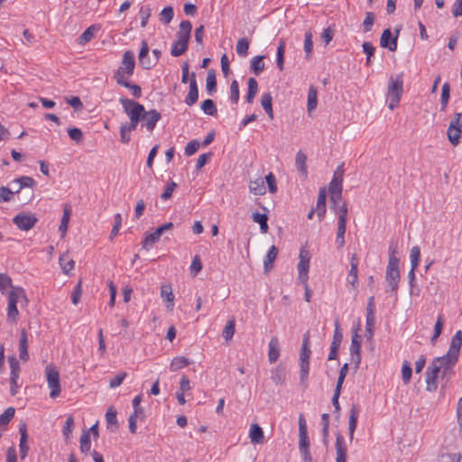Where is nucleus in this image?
<instances>
[{
    "label": "nucleus",
    "instance_id": "4d7b16f0",
    "mask_svg": "<svg viewBox=\"0 0 462 462\" xmlns=\"http://www.w3.org/2000/svg\"><path fill=\"white\" fill-rule=\"evenodd\" d=\"M188 47H189V45H187V44L174 41L171 45V54L173 57H179V56L182 55L188 50Z\"/></svg>",
    "mask_w": 462,
    "mask_h": 462
},
{
    "label": "nucleus",
    "instance_id": "ea45409f",
    "mask_svg": "<svg viewBox=\"0 0 462 462\" xmlns=\"http://www.w3.org/2000/svg\"><path fill=\"white\" fill-rule=\"evenodd\" d=\"M450 97V86L445 82L441 88L440 110L446 111Z\"/></svg>",
    "mask_w": 462,
    "mask_h": 462
},
{
    "label": "nucleus",
    "instance_id": "49530a36",
    "mask_svg": "<svg viewBox=\"0 0 462 462\" xmlns=\"http://www.w3.org/2000/svg\"><path fill=\"white\" fill-rule=\"evenodd\" d=\"M189 364L190 361L188 358L184 356H177L172 359L170 368L171 371H178L186 367Z\"/></svg>",
    "mask_w": 462,
    "mask_h": 462
},
{
    "label": "nucleus",
    "instance_id": "20e7f679",
    "mask_svg": "<svg viewBox=\"0 0 462 462\" xmlns=\"http://www.w3.org/2000/svg\"><path fill=\"white\" fill-rule=\"evenodd\" d=\"M311 350L310 348V340L308 337H305L302 340V345L300 353V381L304 386L307 385V381L310 372V357Z\"/></svg>",
    "mask_w": 462,
    "mask_h": 462
},
{
    "label": "nucleus",
    "instance_id": "69168bd1",
    "mask_svg": "<svg viewBox=\"0 0 462 462\" xmlns=\"http://www.w3.org/2000/svg\"><path fill=\"white\" fill-rule=\"evenodd\" d=\"M239 85L236 80H233L230 85V99L234 104H237L239 100Z\"/></svg>",
    "mask_w": 462,
    "mask_h": 462
},
{
    "label": "nucleus",
    "instance_id": "58836bf2",
    "mask_svg": "<svg viewBox=\"0 0 462 462\" xmlns=\"http://www.w3.org/2000/svg\"><path fill=\"white\" fill-rule=\"evenodd\" d=\"M206 88L209 95H213L217 91L216 73L213 69L208 70L206 79Z\"/></svg>",
    "mask_w": 462,
    "mask_h": 462
},
{
    "label": "nucleus",
    "instance_id": "6ab92c4d",
    "mask_svg": "<svg viewBox=\"0 0 462 462\" xmlns=\"http://www.w3.org/2000/svg\"><path fill=\"white\" fill-rule=\"evenodd\" d=\"M35 185L36 181L34 179L29 176H21L10 182V186H17L14 189L16 193H19L23 188H33Z\"/></svg>",
    "mask_w": 462,
    "mask_h": 462
},
{
    "label": "nucleus",
    "instance_id": "7ed1b4c3",
    "mask_svg": "<svg viewBox=\"0 0 462 462\" xmlns=\"http://www.w3.org/2000/svg\"><path fill=\"white\" fill-rule=\"evenodd\" d=\"M135 58L132 51H126L123 54L122 61L114 74V79L117 84L129 79L134 71Z\"/></svg>",
    "mask_w": 462,
    "mask_h": 462
},
{
    "label": "nucleus",
    "instance_id": "f8f14e48",
    "mask_svg": "<svg viewBox=\"0 0 462 462\" xmlns=\"http://www.w3.org/2000/svg\"><path fill=\"white\" fill-rule=\"evenodd\" d=\"M375 324V315H374V298L371 296L368 299L367 306H366V319H365V336L368 340L372 339L374 337V328Z\"/></svg>",
    "mask_w": 462,
    "mask_h": 462
},
{
    "label": "nucleus",
    "instance_id": "a211bd4d",
    "mask_svg": "<svg viewBox=\"0 0 462 462\" xmlns=\"http://www.w3.org/2000/svg\"><path fill=\"white\" fill-rule=\"evenodd\" d=\"M361 409L358 404H352L350 411H349V419H348V431L349 438L352 440L354 438V433L357 426V420L360 414Z\"/></svg>",
    "mask_w": 462,
    "mask_h": 462
},
{
    "label": "nucleus",
    "instance_id": "338daca9",
    "mask_svg": "<svg viewBox=\"0 0 462 462\" xmlns=\"http://www.w3.org/2000/svg\"><path fill=\"white\" fill-rule=\"evenodd\" d=\"M200 143L198 140H191L188 143V144L185 147L184 153L186 156H191L193 155L199 148Z\"/></svg>",
    "mask_w": 462,
    "mask_h": 462
},
{
    "label": "nucleus",
    "instance_id": "2eb2a0df",
    "mask_svg": "<svg viewBox=\"0 0 462 462\" xmlns=\"http://www.w3.org/2000/svg\"><path fill=\"white\" fill-rule=\"evenodd\" d=\"M191 30L192 24L189 21L180 22L175 41L189 45Z\"/></svg>",
    "mask_w": 462,
    "mask_h": 462
},
{
    "label": "nucleus",
    "instance_id": "bb28decb",
    "mask_svg": "<svg viewBox=\"0 0 462 462\" xmlns=\"http://www.w3.org/2000/svg\"><path fill=\"white\" fill-rule=\"evenodd\" d=\"M249 438L251 439V442L254 444H260L263 442V431L258 424H251L249 430Z\"/></svg>",
    "mask_w": 462,
    "mask_h": 462
},
{
    "label": "nucleus",
    "instance_id": "a18cd8bd",
    "mask_svg": "<svg viewBox=\"0 0 462 462\" xmlns=\"http://www.w3.org/2000/svg\"><path fill=\"white\" fill-rule=\"evenodd\" d=\"M118 85L128 88L130 90V92H131V95L134 98L141 97V96H142V88H141V87L139 85L132 83V82L128 81V79L125 80L123 82L121 81V83H119Z\"/></svg>",
    "mask_w": 462,
    "mask_h": 462
},
{
    "label": "nucleus",
    "instance_id": "0eeeda50",
    "mask_svg": "<svg viewBox=\"0 0 462 462\" xmlns=\"http://www.w3.org/2000/svg\"><path fill=\"white\" fill-rule=\"evenodd\" d=\"M45 375L48 387L51 390L50 397L55 399L61 392L59 370L51 364L47 365L45 367Z\"/></svg>",
    "mask_w": 462,
    "mask_h": 462
},
{
    "label": "nucleus",
    "instance_id": "0e129e2a",
    "mask_svg": "<svg viewBox=\"0 0 462 462\" xmlns=\"http://www.w3.org/2000/svg\"><path fill=\"white\" fill-rule=\"evenodd\" d=\"M114 226H113V228L111 230V233H110V236L109 238L112 240L114 239L115 236H117L120 228H121V226H122V216L120 213H116L114 217Z\"/></svg>",
    "mask_w": 462,
    "mask_h": 462
},
{
    "label": "nucleus",
    "instance_id": "052dcab7",
    "mask_svg": "<svg viewBox=\"0 0 462 462\" xmlns=\"http://www.w3.org/2000/svg\"><path fill=\"white\" fill-rule=\"evenodd\" d=\"M74 428V419L69 416L65 420V424L62 429V434L65 438V439H69L73 431Z\"/></svg>",
    "mask_w": 462,
    "mask_h": 462
},
{
    "label": "nucleus",
    "instance_id": "f3484780",
    "mask_svg": "<svg viewBox=\"0 0 462 462\" xmlns=\"http://www.w3.org/2000/svg\"><path fill=\"white\" fill-rule=\"evenodd\" d=\"M149 50L150 49H149L147 42L145 40H143L142 43H141V49L139 51V55H138V60H139L140 65L144 69H150L152 66H154V63L152 62V60L149 58V55H148Z\"/></svg>",
    "mask_w": 462,
    "mask_h": 462
},
{
    "label": "nucleus",
    "instance_id": "680f3d73",
    "mask_svg": "<svg viewBox=\"0 0 462 462\" xmlns=\"http://www.w3.org/2000/svg\"><path fill=\"white\" fill-rule=\"evenodd\" d=\"M14 194H17L14 190L7 187H0V203L11 201Z\"/></svg>",
    "mask_w": 462,
    "mask_h": 462
},
{
    "label": "nucleus",
    "instance_id": "864d4df0",
    "mask_svg": "<svg viewBox=\"0 0 462 462\" xmlns=\"http://www.w3.org/2000/svg\"><path fill=\"white\" fill-rule=\"evenodd\" d=\"M138 14L141 18V27L145 28L152 14V9L149 5H143Z\"/></svg>",
    "mask_w": 462,
    "mask_h": 462
},
{
    "label": "nucleus",
    "instance_id": "603ef678",
    "mask_svg": "<svg viewBox=\"0 0 462 462\" xmlns=\"http://www.w3.org/2000/svg\"><path fill=\"white\" fill-rule=\"evenodd\" d=\"M201 110L208 116H215L217 112V106L212 99H206L201 104Z\"/></svg>",
    "mask_w": 462,
    "mask_h": 462
},
{
    "label": "nucleus",
    "instance_id": "c85d7f7f",
    "mask_svg": "<svg viewBox=\"0 0 462 462\" xmlns=\"http://www.w3.org/2000/svg\"><path fill=\"white\" fill-rule=\"evenodd\" d=\"M277 255H278L277 247L275 245H272L269 248V250L263 259V268H264L265 273H268L271 269H273V263L277 258Z\"/></svg>",
    "mask_w": 462,
    "mask_h": 462
},
{
    "label": "nucleus",
    "instance_id": "3c124183",
    "mask_svg": "<svg viewBox=\"0 0 462 462\" xmlns=\"http://www.w3.org/2000/svg\"><path fill=\"white\" fill-rule=\"evenodd\" d=\"M342 340H343V333L340 329L338 321H336L335 322V330H334L333 338H332L330 346L339 348L340 345L342 343Z\"/></svg>",
    "mask_w": 462,
    "mask_h": 462
},
{
    "label": "nucleus",
    "instance_id": "e2e57ef3",
    "mask_svg": "<svg viewBox=\"0 0 462 462\" xmlns=\"http://www.w3.org/2000/svg\"><path fill=\"white\" fill-rule=\"evenodd\" d=\"M160 16L161 21L163 22L165 24L170 23L174 16L173 8L171 6L164 7L161 12Z\"/></svg>",
    "mask_w": 462,
    "mask_h": 462
},
{
    "label": "nucleus",
    "instance_id": "6e6d98bb",
    "mask_svg": "<svg viewBox=\"0 0 462 462\" xmlns=\"http://www.w3.org/2000/svg\"><path fill=\"white\" fill-rule=\"evenodd\" d=\"M411 266L417 268L420 261V248L418 245L413 246L410 252Z\"/></svg>",
    "mask_w": 462,
    "mask_h": 462
},
{
    "label": "nucleus",
    "instance_id": "5701e85b",
    "mask_svg": "<svg viewBox=\"0 0 462 462\" xmlns=\"http://www.w3.org/2000/svg\"><path fill=\"white\" fill-rule=\"evenodd\" d=\"M307 156L304 154L302 151H299L296 153L295 157V167L297 171L301 174L303 179H306L308 176V168H307Z\"/></svg>",
    "mask_w": 462,
    "mask_h": 462
},
{
    "label": "nucleus",
    "instance_id": "1a4fd4ad",
    "mask_svg": "<svg viewBox=\"0 0 462 462\" xmlns=\"http://www.w3.org/2000/svg\"><path fill=\"white\" fill-rule=\"evenodd\" d=\"M343 175V166H338L334 171L333 178L329 183V194L331 203L336 204L341 199Z\"/></svg>",
    "mask_w": 462,
    "mask_h": 462
},
{
    "label": "nucleus",
    "instance_id": "423d86ee",
    "mask_svg": "<svg viewBox=\"0 0 462 462\" xmlns=\"http://www.w3.org/2000/svg\"><path fill=\"white\" fill-rule=\"evenodd\" d=\"M385 279L392 291L398 289L400 281L399 259L395 256L394 252H392L389 255Z\"/></svg>",
    "mask_w": 462,
    "mask_h": 462
},
{
    "label": "nucleus",
    "instance_id": "aec40b11",
    "mask_svg": "<svg viewBox=\"0 0 462 462\" xmlns=\"http://www.w3.org/2000/svg\"><path fill=\"white\" fill-rule=\"evenodd\" d=\"M280 356V342L277 337H273L268 344V359L271 364L275 363Z\"/></svg>",
    "mask_w": 462,
    "mask_h": 462
},
{
    "label": "nucleus",
    "instance_id": "09e8293b",
    "mask_svg": "<svg viewBox=\"0 0 462 462\" xmlns=\"http://www.w3.org/2000/svg\"><path fill=\"white\" fill-rule=\"evenodd\" d=\"M346 223H338L337 222V231L336 236V244L338 248H342L345 245V233H346Z\"/></svg>",
    "mask_w": 462,
    "mask_h": 462
},
{
    "label": "nucleus",
    "instance_id": "c756f323",
    "mask_svg": "<svg viewBox=\"0 0 462 462\" xmlns=\"http://www.w3.org/2000/svg\"><path fill=\"white\" fill-rule=\"evenodd\" d=\"M161 297L164 301L168 302L167 308L172 310L174 307V295L170 285L162 286Z\"/></svg>",
    "mask_w": 462,
    "mask_h": 462
},
{
    "label": "nucleus",
    "instance_id": "5fc2aeb1",
    "mask_svg": "<svg viewBox=\"0 0 462 462\" xmlns=\"http://www.w3.org/2000/svg\"><path fill=\"white\" fill-rule=\"evenodd\" d=\"M317 104H318L317 90L313 87H311L308 92V104H307L308 111L310 112L311 110L315 109L317 107Z\"/></svg>",
    "mask_w": 462,
    "mask_h": 462
},
{
    "label": "nucleus",
    "instance_id": "c03bdc74",
    "mask_svg": "<svg viewBox=\"0 0 462 462\" xmlns=\"http://www.w3.org/2000/svg\"><path fill=\"white\" fill-rule=\"evenodd\" d=\"M285 46V42L281 40L276 51V64L280 70L283 69Z\"/></svg>",
    "mask_w": 462,
    "mask_h": 462
},
{
    "label": "nucleus",
    "instance_id": "a19ab883",
    "mask_svg": "<svg viewBox=\"0 0 462 462\" xmlns=\"http://www.w3.org/2000/svg\"><path fill=\"white\" fill-rule=\"evenodd\" d=\"M361 345H362V337L358 334L357 330H355L352 333L349 352L354 353V354L361 353Z\"/></svg>",
    "mask_w": 462,
    "mask_h": 462
},
{
    "label": "nucleus",
    "instance_id": "f03ea898",
    "mask_svg": "<svg viewBox=\"0 0 462 462\" xmlns=\"http://www.w3.org/2000/svg\"><path fill=\"white\" fill-rule=\"evenodd\" d=\"M403 91V74L400 73L395 78L391 77L387 85L386 99L388 107L393 110L400 103Z\"/></svg>",
    "mask_w": 462,
    "mask_h": 462
},
{
    "label": "nucleus",
    "instance_id": "a878e982",
    "mask_svg": "<svg viewBox=\"0 0 462 462\" xmlns=\"http://www.w3.org/2000/svg\"><path fill=\"white\" fill-rule=\"evenodd\" d=\"M447 136L448 141L453 146H457L460 143L462 139V130L459 128H457L453 125H449L448 131H447Z\"/></svg>",
    "mask_w": 462,
    "mask_h": 462
},
{
    "label": "nucleus",
    "instance_id": "9b49d317",
    "mask_svg": "<svg viewBox=\"0 0 462 462\" xmlns=\"http://www.w3.org/2000/svg\"><path fill=\"white\" fill-rule=\"evenodd\" d=\"M13 222L20 230L29 231L36 225L38 218L33 213L22 212L13 218Z\"/></svg>",
    "mask_w": 462,
    "mask_h": 462
},
{
    "label": "nucleus",
    "instance_id": "393cba45",
    "mask_svg": "<svg viewBox=\"0 0 462 462\" xmlns=\"http://www.w3.org/2000/svg\"><path fill=\"white\" fill-rule=\"evenodd\" d=\"M335 448L336 458L346 459L347 447L344 437L339 433L337 434Z\"/></svg>",
    "mask_w": 462,
    "mask_h": 462
},
{
    "label": "nucleus",
    "instance_id": "72a5a7b5",
    "mask_svg": "<svg viewBox=\"0 0 462 462\" xmlns=\"http://www.w3.org/2000/svg\"><path fill=\"white\" fill-rule=\"evenodd\" d=\"M331 208L335 210L337 215V222L338 223H346L347 222V206L346 203H343L340 206H337V202L336 204L331 203Z\"/></svg>",
    "mask_w": 462,
    "mask_h": 462
},
{
    "label": "nucleus",
    "instance_id": "bf43d9fd",
    "mask_svg": "<svg viewBox=\"0 0 462 462\" xmlns=\"http://www.w3.org/2000/svg\"><path fill=\"white\" fill-rule=\"evenodd\" d=\"M411 374H412V369H411V364L408 361H404L402 363V382L405 384L410 383L411 378Z\"/></svg>",
    "mask_w": 462,
    "mask_h": 462
},
{
    "label": "nucleus",
    "instance_id": "4be33fe9",
    "mask_svg": "<svg viewBox=\"0 0 462 462\" xmlns=\"http://www.w3.org/2000/svg\"><path fill=\"white\" fill-rule=\"evenodd\" d=\"M326 189H320L319 191L317 205H316V213L318 215L319 219L321 221L326 215Z\"/></svg>",
    "mask_w": 462,
    "mask_h": 462
},
{
    "label": "nucleus",
    "instance_id": "774afa93",
    "mask_svg": "<svg viewBox=\"0 0 462 462\" xmlns=\"http://www.w3.org/2000/svg\"><path fill=\"white\" fill-rule=\"evenodd\" d=\"M374 22V14L372 12L365 13V18L363 21L364 32H368L372 30Z\"/></svg>",
    "mask_w": 462,
    "mask_h": 462
},
{
    "label": "nucleus",
    "instance_id": "8fccbe9b",
    "mask_svg": "<svg viewBox=\"0 0 462 462\" xmlns=\"http://www.w3.org/2000/svg\"><path fill=\"white\" fill-rule=\"evenodd\" d=\"M15 413V410L13 407L7 408L1 415H0V427L5 428L10 420L14 418Z\"/></svg>",
    "mask_w": 462,
    "mask_h": 462
},
{
    "label": "nucleus",
    "instance_id": "e433bc0d",
    "mask_svg": "<svg viewBox=\"0 0 462 462\" xmlns=\"http://www.w3.org/2000/svg\"><path fill=\"white\" fill-rule=\"evenodd\" d=\"M299 449L304 459L311 460L308 436L299 437Z\"/></svg>",
    "mask_w": 462,
    "mask_h": 462
},
{
    "label": "nucleus",
    "instance_id": "6e6552de",
    "mask_svg": "<svg viewBox=\"0 0 462 462\" xmlns=\"http://www.w3.org/2000/svg\"><path fill=\"white\" fill-rule=\"evenodd\" d=\"M119 103L121 104L124 112L127 115L129 119L142 120L145 115V108L143 105L126 97H120Z\"/></svg>",
    "mask_w": 462,
    "mask_h": 462
},
{
    "label": "nucleus",
    "instance_id": "79ce46f5",
    "mask_svg": "<svg viewBox=\"0 0 462 462\" xmlns=\"http://www.w3.org/2000/svg\"><path fill=\"white\" fill-rule=\"evenodd\" d=\"M250 42L247 38L243 37L237 41L236 51L238 56L245 57L248 54Z\"/></svg>",
    "mask_w": 462,
    "mask_h": 462
},
{
    "label": "nucleus",
    "instance_id": "2f4dec72",
    "mask_svg": "<svg viewBox=\"0 0 462 462\" xmlns=\"http://www.w3.org/2000/svg\"><path fill=\"white\" fill-rule=\"evenodd\" d=\"M261 105L270 119L273 118V97L271 93H263L261 97Z\"/></svg>",
    "mask_w": 462,
    "mask_h": 462
},
{
    "label": "nucleus",
    "instance_id": "b1692460",
    "mask_svg": "<svg viewBox=\"0 0 462 462\" xmlns=\"http://www.w3.org/2000/svg\"><path fill=\"white\" fill-rule=\"evenodd\" d=\"M19 358L23 362L29 360L28 339L24 329L22 330L19 340Z\"/></svg>",
    "mask_w": 462,
    "mask_h": 462
},
{
    "label": "nucleus",
    "instance_id": "c9c22d12",
    "mask_svg": "<svg viewBox=\"0 0 462 462\" xmlns=\"http://www.w3.org/2000/svg\"><path fill=\"white\" fill-rule=\"evenodd\" d=\"M263 59H264V56L257 55V56H254L251 60L250 67H251L252 71L256 76L260 75L264 69V63L263 61Z\"/></svg>",
    "mask_w": 462,
    "mask_h": 462
},
{
    "label": "nucleus",
    "instance_id": "de8ad7c7",
    "mask_svg": "<svg viewBox=\"0 0 462 462\" xmlns=\"http://www.w3.org/2000/svg\"><path fill=\"white\" fill-rule=\"evenodd\" d=\"M235 328H236V320H235V319H231L226 322V324L223 329V332H222V336L226 341L232 339V337L235 334V330H236Z\"/></svg>",
    "mask_w": 462,
    "mask_h": 462
},
{
    "label": "nucleus",
    "instance_id": "ddd939ff",
    "mask_svg": "<svg viewBox=\"0 0 462 462\" xmlns=\"http://www.w3.org/2000/svg\"><path fill=\"white\" fill-rule=\"evenodd\" d=\"M400 30H396L395 34L393 36L390 29H385L380 38V45L383 48H388L391 51H395L397 49V40L399 37Z\"/></svg>",
    "mask_w": 462,
    "mask_h": 462
},
{
    "label": "nucleus",
    "instance_id": "13d9d810",
    "mask_svg": "<svg viewBox=\"0 0 462 462\" xmlns=\"http://www.w3.org/2000/svg\"><path fill=\"white\" fill-rule=\"evenodd\" d=\"M313 50L312 33L306 32L304 34V51L307 58L311 56Z\"/></svg>",
    "mask_w": 462,
    "mask_h": 462
},
{
    "label": "nucleus",
    "instance_id": "473e14b6",
    "mask_svg": "<svg viewBox=\"0 0 462 462\" xmlns=\"http://www.w3.org/2000/svg\"><path fill=\"white\" fill-rule=\"evenodd\" d=\"M59 263L62 272L65 274H69V272L72 271L75 266L74 261L71 258H69V256L67 254H63L60 256Z\"/></svg>",
    "mask_w": 462,
    "mask_h": 462
},
{
    "label": "nucleus",
    "instance_id": "9d476101",
    "mask_svg": "<svg viewBox=\"0 0 462 462\" xmlns=\"http://www.w3.org/2000/svg\"><path fill=\"white\" fill-rule=\"evenodd\" d=\"M310 255L305 247L300 250L299 263L297 264L298 279L301 283H306L309 280Z\"/></svg>",
    "mask_w": 462,
    "mask_h": 462
},
{
    "label": "nucleus",
    "instance_id": "f704fd0d",
    "mask_svg": "<svg viewBox=\"0 0 462 462\" xmlns=\"http://www.w3.org/2000/svg\"><path fill=\"white\" fill-rule=\"evenodd\" d=\"M248 91L245 96L246 101L251 104L258 91V83L254 78H249L247 81Z\"/></svg>",
    "mask_w": 462,
    "mask_h": 462
},
{
    "label": "nucleus",
    "instance_id": "39448f33",
    "mask_svg": "<svg viewBox=\"0 0 462 462\" xmlns=\"http://www.w3.org/2000/svg\"><path fill=\"white\" fill-rule=\"evenodd\" d=\"M25 298L23 289L20 287L14 288L8 292L7 295V321L11 323H16L19 311L17 309V303L20 299Z\"/></svg>",
    "mask_w": 462,
    "mask_h": 462
},
{
    "label": "nucleus",
    "instance_id": "4468645a",
    "mask_svg": "<svg viewBox=\"0 0 462 462\" xmlns=\"http://www.w3.org/2000/svg\"><path fill=\"white\" fill-rule=\"evenodd\" d=\"M161 118L162 116L157 110H145V115L142 118V121H143L142 126L145 127L148 132H152Z\"/></svg>",
    "mask_w": 462,
    "mask_h": 462
},
{
    "label": "nucleus",
    "instance_id": "dca6fc26",
    "mask_svg": "<svg viewBox=\"0 0 462 462\" xmlns=\"http://www.w3.org/2000/svg\"><path fill=\"white\" fill-rule=\"evenodd\" d=\"M358 257L356 254H353L350 258V270L346 277V282L356 288L358 283Z\"/></svg>",
    "mask_w": 462,
    "mask_h": 462
},
{
    "label": "nucleus",
    "instance_id": "37998d69",
    "mask_svg": "<svg viewBox=\"0 0 462 462\" xmlns=\"http://www.w3.org/2000/svg\"><path fill=\"white\" fill-rule=\"evenodd\" d=\"M91 448L90 434L88 431L84 430L79 439V448L81 453L87 454Z\"/></svg>",
    "mask_w": 462,
    "mask_h": 462
},
{
    "label": "nucleus",
    "instance_id": "412c9836",
    "mask_svg": "<svg viewBox=\"0 0 462 462\" xmlns=\"http://www.w3.org/2000/svg\"><path fill=\"white\" fill-rule=\"evenodd\" d=\"M20 443H19V451H20V457L22 459H24L28 454L29 451V446L27 444L28 435H27V429L26 425L23 424L20 429Z\"/></svg>",
    "mask_w": 462,
    "mask_h": 462
},
{
    "label": "nucleus",
    "instance_id": "4c0bfd02",
    "mask_svg": "<svg viewBox=\"0 0 462 462\" xmlns=\"http://www.w3.org/2000/svg\"><path fill=\"white\" fill-rule=\"evenodd\" d=\"M161 235L154 230L151 234H146L144 239L142 242L143 248L145 250H150L152 245L159 241Z\"/></svg>",
    "mask_w": 462,
    "mask_h": 462
},
{
    "label": "nucleus",
    "instance_id": "7c9ffc66",
    "mask_svg": "<svg viewBox=\"0 0 462 462\" xmlns=\"http://www.w3.org/2000/svg\"><path fill=\"white\" fill-rule=\"evenodd\" d=\"M249 189L253 194L257 196L265 194L266 188L264 185L263 179L260 177L254 180H251L249 183Z\"/></svg>",
    "mask_w": 462,
    "mask_h": 462
},
{
    "label": "nucleus",
    "instance_id": "cd10ccee",
    "mask_svg": "<svg viewBox=\"0 0 462 462\" xmlns=\"http://www.w3.org/2000/svg\"><path fill=\"white\" fill-rule=\"evenodd\" d=\"M8 362L10 366V384H15L20 375V365L14 356L9 357Z\"/></svg>",
    "mask_w": 462,
    "mask_h": 462
},
{
    "label": "nucleus",
    "instance_id": "f257e3e1",
    "mask_svg": "<svg viewBox=\"0 0 462 462\" xmlns=\"http://www.w3.org/2000/svg\"><path fill=\"white\" fill-rule=\"evenodd\" d=\"M462 346V331L457 330L452 337L446 355L436 357L426 371L427 391L435 392L438 389V378L448 379L454 374L460 348Z\"/></svg>",
    "mask_w": 462,
    "mask_h": 462
}]
</instances>
